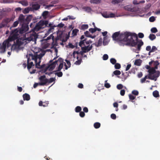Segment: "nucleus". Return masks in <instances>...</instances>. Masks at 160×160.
<instances>
[{"label": "nucleus", "mask_w": 160, "mask_h": 160, "mask_svg": "<svg viewBox=\"0 0 160 160\" xmlns=\"http://www.w3.org/2000/svg\"><path fill=\"white\" fill-rule=\"evenodd\" d=\"M119 41L120 45H124L135 47L137 45V49L140 51L141 47L143 45L142 40L138 39L137 34L135 33L126 32L124 33H120L119 38L117 39Z\"/></svg>", "instance_id": "f257e3e1"}, {"label": "nucleus", "mask_w": 160, "mask_h": 160, "mask_svg": "<svg viewBox=\"0 0 160 160\" xmlns=\"http://www.w3.org/2000/svg\"><path fill=\"white\" fill-rule=\"evenodd\" d=\"M52 24L50 23L48 24V21L47 20L40 21L38 22L35 27L32 29V31L30 32L27 33L28 37H25L24 40H26L28 41L36 42L38 37V34L35 32H38L41 29H43L46 27H53Z\"/></svg>", "instance_id": "f03ea898"}, {"label": "nucleus", "mask_w": 160, "mask_h": 160, "mask_svg": "<svg viewBox=\"0 0 160 160\" xmlns=\"http://www.w3.org/2000/svg\"><path fill=\"white\" fill-rule=\"evenodd\" d=\"M17 31V29L12 32L11 34L8 37V38L4 41L2 44H0V53H3L6 51V48H8L11 45V44L10 42L13 41L17 39V34H13L14 32Z\"/></svg>", "instance_id": "7ed1b4c3"}, {"label": "nucleus", "mask_w": 160, "mask_h": 160, "mask_svg": "<svg viewBox=\"0 0 160 160\" xmlns=\"http://www.w3.org/2000/svg\"><path fill=\"white\" fill-rule=\"evenodd\" d=\"M44 54V52H41L39 54L37 53L34 55L32 54H29L31 59L35 61L36 68L42 69L43 68L45 67L46 65L45 64H43L41 66L40 64L41 62V60Z\"/></svg>", "instance_id": "20e7f679"}, {"label": "nucleus", "mask_w": 160, "mask_h": 160, "mask_svg": "<svg viewBox=\"0 0 160 160\" xmlns=\"http://www.w3.org/2000/svg\"><path fill=\"white\" fill-rule=\"evenodd\" d=\"M158 68V66H155L154 68H151L148 71L149 73V79L156 81L157 78L160 74V72L158 71H156V69Z\"/></svg>", "instance_id": "39448f33"}, {"label": "nucleus", "mask_w": 160, "mask_h": 160, "mask_svg": "<svg viewBox=\"0 0 160 160\" xmlns=\"http://www.w3.org/2000/svg\"><path fill=\"white\" fill-rule=\"evenodd\" d=\"M32 18V16L31 15L26 16L21 14L18 18V20L20 25L29 23Z\"/></svg>", "instance_id": "423d86ee"}, {"label": "nucleus", "mask_w": 160, "mask_h": 160, "mask_svg": "<svg viewBox=\"0 0 160 160\" xmlns=\"http://www.w3.org/2000/svg\"><path fill=\"white\" fill-rule=\"evenodd\" d=\"M29 23L25 24H22V27L20 29H18V28L15 29L14 30H12L10 32L11 34L12 32L14 31L16 29H17V32L16 33V31L14 32L13 34H17V39L18 38L19 36V34H22L26 32L29 29L28 24Z\"/></svg>", "instance_id": "0eeeda50"}, {"label": "nucleus", "mask_w": 160, "mask_h": 160, "mask_svg": "<svg viewBox=\"0 0 160 160\" xmlns=\"http://www.w3.org/2000/svg\"><path fill=\"white\" fill-rule=\"evenodd\" d=\"M14 18L13 17L8 18H5L2 20V22L0 23V28H2L4 27L9 28L10 27L9 23L10 22L13 21Z\"/></svg>", "instance_id": "6e6552de"}, {"label": "nucleus", "mask_w": 160, "mask_h": 160, "mask_svg": "<svg viewBox=\"0 0 160 160\" xmlns=\"http://www.w3.org/2000/svg\"><path fill=\"white\" fill-rule=\"evenodd\" d=\"M57 57H55L52 60H51L49 61L50 64L45 69L44 72H45L48 69L49 71H52L56 67V65H58V60L53 62L54 60H55Z\"/></svg>", "instance_id": "1a4fd4ad"}, {"label": "nucleus", "mask_w": 160, "mask_h": 160, "mask_svg": "<svg viewBox=\"0 0 160 160\" xmlns=\"http://www.w3.org/2000/svg\"><path fill=\"white\" fill-rule=\"evenodd\" d=\"M63 60L60 58L58 59V64L59 63V65L58 68H57V70L54 71L52 72H46L45 74L48 75H50L51 74H52L53 73L56 72V71H60L62 68L63 65Z\"/></svg>", "instance_id": "9d476101"}, {"label": "nucleus", "mask_w": 160, "mask_h": 160, "mask_svg": "<svg viewBox=\"0 0 160 160\" xmlns=\"http://www.w3.org/2000/svg\"><path fill=\"white\" fill-rule=\"evenodd\" d=\"M63 34V32L61 31H58L57 33V36L56 38H55V43L54 44V46H57L58 44L57 42V41L58 40H60L62 41V42H65L67 40H64L62 38V35Z\"/></svg>", "instance_id": "9b49d317"}, {"label": "nucleus", "mask_w": 160, "mask_h": 160, "mask_svg": "<svg viewBox=\"0 0 160 160\" xmlns=\"http://www.w3.org/2000/svg\"><path fill=\"white\" fill-rule=\"evenodd\" d=\"M45 78L46 76L45 75L42 76L39 78V80L41 82L39 83V85L43 86L48 82V79Z\"/></svg>", "instance_id": "f8f14e48"}, {"label": "nucleus", "mask_w": 160, "mask_h": 160, "mask_svg": "<svg viewBox=\"0 0 160 160\" xmlns=\"http://www.w3.org/2000/svg\"><path fill=\"white\" fill-rule=\"evenodd\" d=\"M92 44L91 46L89 45L87 46H85L81 48L82 50H83V52L85 53H86L88 52L91 50L92 48Z\"/></svg>", "instance_id": "ddd939ff"}, {"label": "nucleus", "mask_w": 160, "mask_h": 160, "mask_svg": "<svg viewBox=\"0 0 160 160\" xmlns=\"http://www.w3.org/2000/svg\"><path fill=\"white\" fill-rule=\"evenodd\" d=\"M29 58H28L27 60V68L29 70H30L32 66H34V64L33 63V62H29L30 58H31L30 57L29 55Z\"/></svg>", "instance_id": "4468645a"}, {"label": "nucleus", "mask_w": 160, "mask_h": 160, "mask_svg": "<svg viewBox=\"0 0 160 160\" xmlns=\"http://www.w3.org/2000/svg\"><path fill=\"white\" fill-rule=\"evenodd\" d=\"M119 32H116L114 33L112 35V37L113 40H117L118 41L117 39L118 38H119V36L120 35Z\"/></svg>", "instance_id": "2eb2a0df"}, {"label": "nucleus", "mask_w": 160, "mask_h": 160, "mask_svg": "<svg viewBox=\"0 0 160 160\" xmlns=\"http://www.w3.org/2000/svg\"><path fill=\"white\" fill-rule=\"evenodd\" d=\"M40 5L38 3H35L33 4L32 5L31 8V9H32L33 10H37L40 8Z\"/></svg>", "instance_id": "dca6fc26"}, {"label": "nucleus", "mask_w": 160, "mask_h": 160, "mask_svg": "<svg viewBox=\"0 0 160 160\" xmlns=\"http://www.w3.org/2000/svg\"><path fill=\"white\" fill-rule=\"evenodd\" d=\"M107 32L105 31L102 32V35L104 37L103 38V44L104 45H106L108 43V42H106V40L107 39V37L106 36L107 34Z\"/></svg>", "instance_id": "f3484780"}, {"label": "nucleus", "mask_w": 160, "mask_h": 160, "mask_svg": "<svg viewBox=\"0 0 160 160\" xmlns=\"http://www.w3.org/2000/svg\"><path fill=\"white\" fill-rule=\"evenodd\" d=\"M125 10L130 12L134 11V8H132L131 5H128L126 6L125 7Z\"/></svg>", "instance_id": "a211bd4d"}, {"label": "nucleus", "mask_w": 160, "mask_h": 160, "mask_svg": "<svg viewBox=\"0 0 160 160\" xmlns=\"http://www.w3.org/2000/svg\"><path fill=\"white\" fill-rule=\"evenodd\" d=\"M51 39H52L53 41V42H52V46H55L54 45V44L55 43L54 41H55V38H54V36L52 34L50 35L49 36H48V37H47L46 39V40H49Z\"/></svg>", "instance_id": "6ab92c4d"}, {"label": "nucleus", "mask_w": 160, "mask_h": 160, "mask_svg": "<svg viewBox=\"0 0 160 160\" xmlns=\"http://www.w3.org/2000/svg\"><path fill=\"white\" fill-rule=\"evenodd\" d=\"M23 98L24 100L28 101L30 99V95L27 93L24 94L23 95Z\"/></svg>", "instance_id": "aec40b11"}, {"label": "nucleus", "mask_w": 160, "mask_h": 160, "mask_svg": "<svg viewBox=\"0 0 160 160\" xmlns=\"http://www.w3.org/2000/svg\"><path fill=\"white\" fill-rule=\"evenodd\" d=\"M19 3L24 6H26L28 5V2L26 0L21 1L19 2Z\"/></svg>", "instance_id": "412c9836"}, {"label": "nucleus", "mask_w": 160, "mask_h": 160, "mask_svg": "<svg viewBox=\"0 0 160 160\" xmlns=\"http://www.w3.org/2000/svg\"><path fill=\"white\" fill-rule=\"evenodd\" d=\"M101 0H90V2L91 3L98 4L101 2Z\"/></svg>", "instance_id": "4be33fe9"}, {"label": "nucleus", "mask_w": 160, "mask_h": 160, "mask_svg": "<svg viewBox=\"0 0 160 160\" xmlns=\"http://www.w3.org/2000/svg\"><path fill=\"white\" fill-rule=\"evenodd\" d=\"M142 63V60L140 59H137L134 62V64L139 66L141 65V63Z\"/></svg>", "instance_id": "5701e85b"}, {"label": "nucleus", "mask_w": 160, "mask_h": 160, "mask_svg": "<svg viewBox=\"0 0 160 160\" xmlns=\"http://www.w3.org/2000/svg\"><path fill=\"white\" fill-rule=\"evenodd\" d=\"M86 39H85L83 40H81L80 42L79 43V45L82 47V45H85V42L86 41Z\"/></svg>", "instance_id": "b1692460"}, {"label": "nucleus", "mask_w": 160, "mask_h": 160, "mask_svg": "<svg viewBox=\"0 0 160 160\" xmlns=\"http://www.w3.org/2000/svg\"><path fill=\"white\" fill-rule=\"evenodd\" d=\"M23 42L21 41V39H18L16 40V44L18 46H20L22 45Z\"/></svg>", "instance_id": "393cba45"}, {"label": "nucleus", "mask_w": 160, "mask_h": 160, "mask_svg": "<svg viewBox=\"0 0 160 160\" xmlns=\"http://www.w3.org/2000/svg\"><path fill=\"white\" fill-rule=\"evenodd\" d=\"M121 73V72L120 71L116 70L113 72V74H112V76L113 77L114 75H120Z\"/></svg>", "instance_id": "a878e982"}, {"label": "nucleus", "mask_w": 160, "mask_h": 160, "mask_svg": "<svg viewBox=\"0 0 160 160\" xmlns=\"http://www.w3.org/2000/svg\"><path fill=\"white\" fill-rule=\"evenodd\" d=\"M149 76V73H148V74L147 75H146L145 77L142 78L141 79V82L142 83H143L145 82V81H146V79L148 78V77Z\"/></svg>", "instance_id": "bb28decb"}, {"label": "nucleus", "mask_w": 160, "mask_h": 160, "mask_svg": "<svg viewBox=\"0 0 160 160\" xmlns=\"http://www.w3.org/2000/svg\"><path fill=\"white\" fill-rule=\"evenodd\" d=\"M123 0H112V3L113 4H116L122 2Z\"/></svg>", "instance_id": "cd10ccee"}, {"label": "nucleus", "mask_w": 160, "mask_h": 160, "mask_svg": "<svg viewBox=\"0 0 160 160\" xmlns=\"http://www.w3.org/2000/svg\"><path fill=\"white\" fill-rule=\"evenodd\" d=\"M153 95L155 98H157L159 97V92L158 91L155 90L153 92Z\"/></svg>", "instance_id": "c85d7f7f"}, {"label": "nucleus", "mask_w": 160, "mask_h": 160, "mask_svg": "<svg viewBox=\"0 0 160 160\" xmlns=\"http://www.w3.org/2000/svg\"><path fill=\"white\" fill-rule=\"evenodd\" d=\"M149 38L152 41L156 38V37L154 34H150L149 36Z\"/></svg>", "instance_id": "c756f323"}, {"label": "nucleus", "mask_w": 160, "mask_h": 160, "mask_svg": "<svg viewBox=\"0 0 160 160\" xmlns=\"http://www.w3.org/2000/svg\"><path fill=\"white\" fill-rule=\"evenodd\" d=\"M88 28V24H83L81 26V29L84 30L87 29Z\"/></svg>", "instance_id": "7c9ffc66"}, {"label": "nucleus", "mask_w": 160, "mask_h": 160, "mask_svg": "<svg viewBox=\"0 0 160 160\" xmlns=\"http://www.w3.org/2000/svg\"><path fill=\"white\" fill-rule=\"evenodd\" d=\"M31 9V8L28 7L24 9L23 11V12L24 14L28 13L30 10Z\"/></svg>", "instance_id": "2f4dec72"}, {"label": "nucleus", "mask_w": 160, "mask_h": 160, "mask_svg": "<svg viewBox=\"0 0 160 160\" xmlns=\"http://www.w3.org/2000/svg\"><path fill=\"white\" fill-rule=\"evenodd\" d=\"M19 23V22L18 20V21H16L14 22L13 23L12 26L10 28V29H11L12 27H16L18 24Z\"/></svg>", "instance_id": "473e14b6"}, {"label": "nucleus", "mask_w": 160, "mask_h": 160, "mask_svg": "<svg viewBox=\"0 0 160 160\" xmlns=\"http://www.w3.org/2000/svg\"><path fill=\"white\" fill-rule=\"evenodd\" d=\"M48 13L49 12L48 11H45L42 12V16L44 18H45L48 14Z\"/></svg>", "instance_id": "72a5a7b5"}, {"label": "nucleus", "mask_w": 160, "mask_h": 160, "mask_svg": "<svg viewBox=\"0 0 160 160\" xmlns=\"http://www.w3.org/2000/svg\"><path fill=\"white\" fill-rule=\"evenodd\" d=\"M78 31L79 30L77 29H75L73 30L72 31V34L73 36H76Z\"/></svg>", "instance_id": "f704fd0d"}, {"label": "nucleus", "mask_w": 160, "mask_h": 160, "mask_svg": "<svg viewBox=\"0 0 160 160\" xmlns=\"http://www.w3.org/2000/svg\"><path fill=\"white\" fill-rule=\"evenodd\" d=\"M151 31L152 33H155L157 32L158 31L156 28L153 27L151 29Z\"/></svg>", "instance_id": "c9c22d12"}, {"label": "nucleus", "mask_w": 160, "mask_h": 160, "mask_svg": "<svg viewBox=\"0 0 160 160\" xmlns=\"http://www.w3.org/2000/svg\"><path fill=\"white\" fill-rule=\"evenodd\" d=\"M110 62L112 64H115L116 63V60L114 58H111L110 60Z\"/></svg>", "instance_id": "e433bc0d"}, {"label": "nucleus", "mask_w": 160, "mask_h": 160, "mask_svg": "<svg viewBox=\"0 0 160 160\" xmlns=\"http://www.w3.org/2000/svg\"><path fill=\"white\" fill-rule=\"evenodd\" d=\"M84 10L88 12H89L91 11V8L88 7H86L84 8Z\"/></svg>", "instance_id": "4c0bfd02"}, {"label": "nucleus", "mask_w": 160, "mask_h": 160, "mask_svg": "<svg viewBox=\"0 0 160 160\" xmlns=\"http://www.w3.org/2000/svg\"><path fill=\"white\" fill-rule=\"evenodd\" d=\"M114 67L116 69H119L121 68V65L119 63H116L115 64Z\"/></svg>", "instance_id": "58836bf2"}, {"label": "nucleus", "mask_w": 160, "mask_h": 160, "mask_svg": "<svg viewBox=\"0 0 160 160\" xmlns=\"http://www.w3.org/2000/svg\"><path fill=\"white\" fill-rule=\"evenodd\" d=\"M55 74L57 75L58 77H60L62 76L63 74L62 72H59L55 73Z\"/></svg>", "instance_id": "ea45409f"}, {"label": "nucleus", "mask_w": 160, "mask_h": 160, "mask_svg": "<svg viewBox=\"0 0 160 160\" xmlns=\"http://www.w3.org/2000/svg\"><path fill=\"white\" fill-rule=\"evenodd\" d=\"M89 31L93 33L96 31L97 29L95 28H90L89 29Z\"/></svg>", "instance_id": "a19ab883"}, {"label": "nucleus", "mask_w": 160, "mask_h": 160, "mask_svg": "<svg viewBox=\"0 0 160 160\" xmlns=\"http://www.w3.org/2000/svg\"><path fill=\"white\" fill-rule=\"evenodd\" d=\"M54 6L53 4H50L49 5H47L45 6V9H50V8L51 7H53Z\"/></svg>", "instance_id": "79ce46f5"}, {"label": "nucleus", "mask_w": 160, "mask_h": 160, "mask_svg": "<svg viewBox=\"0 0 160 160\" xmlns=\"http://www.w3.org/2000/svg\"><path fill=\"white\" fill-rule=\"evenodd\" d=\"M102 39L101 38H100L98 41V46H100L102 44Z\"/></svg>", "instance_id": "37998d69"}, {"label": "nucleus", "mask_w": 160, "mask_h": 160, "mask_svg": "<svg viewBox=\"0 0 160 160\" xmlns=\"http://www.w3.org/2000/svg\"><path fill=\"white\" fill-rule=\"evenodd\" d=\"M132 94L135 95H138V91L134 90L132 91Z\"/></svg>", "instance_id": "c03bdc74"}, {"label": "nucleus", "mask_w": 160, "mask_h": 160, "mask_svg": "<svg viewBox=\"0 0 160 160\" xmlns=\"http://www.w3.org/2000/svg\"><path fill=\"white\" fill-rule=\"evenodd\" d=\"M55 78H50L49 80H48V82L49 83H51L52 82H53L55 81Z\"/></svg>", "instance_id": "a18cd8bd"}, {"label": "nucleus", "mask_w": 160, "mask_h": 160, "mask_svg": "<svg viewBox=\"0 0 160 160\" xmlns=\"http://www.w3.org/2000/svg\"><path fill=\"white\" fill-rule=\"evenodd\" d=\"M129 97L130 99L131 100H133L134 99L136 98V97L134 96L131 94H129Z\"/></svg>", "instance_id": "49530a36"}, {"label": "nucleus", "mask_w": 160, "mask_h": 160, "mask_svg": "<svg viewBox=\"0 0 160 160\" xmlns=\"http://www.w3.org/2000/svg\"><path fill=\"white\" fill-rule=\"evenodd\" d=\"M108 58V56L107 54H105L103 55V59L104 60H107Z\"/></svg>", "instance_id": "de8ad7c7"}, {"label": "nucleus", "mask_w": 160, "mask_h": 160, "mask_svg": "<svg viewBox=\"0 0 160 160\" xmlns=\"http://www.w3.org/2000/svg\"><path fill=\"white\" fill-rule=\"evenodd\" d=\"M55 26H54L53 27H49L50 28L48 30V33L51 32L54 29V27Z\"/></svg>", "instance_id": "09e8293b"}, {"label": "nucleus", "mask_w": 160, "mask_h": 160, "mask_svg": "<svg viewBox=\"0 0 160 160\" xmlns=\"http://www.w3.org/2000/svg\"><path fill=\"white\" fill-rule=\"evenodd\" d=\"M157 50V48L155 46H153L152 48L151 49V52H154V51Z\"/></svg>", "instance_id": "8fccbe9b"}, {"label": "nucleus", "mask_w": 160, "mask_h": 160, "mask_svg": "<svg viewBox=\"0 0 160 160\" xmlns=\"http://www.w3.org/2000/svg\"><path fill=\"white\" fill-rule=\"evenodd\" d=\"M155 20V18L153 16H152L149 18V21L151 22H153Z\"/></svg>", "instance_id": "3c124183"}, {"label": "nucleus", "mask_w": 160, "mask_h": 160, "mask_svg": "<svg viewBox=\"0 0 160 160\" xmlns=\"http://www.w3.org/2000/svg\"><path fill=\"white\" fill-rule=\"evenodd\" d=\"M84 34L86 37H89V36L91 35L89 32L88 31L84 32Z\"/></svg>", "instance_id": "603ef678"}, {"label": "nucleus", "mask_w": 160, "mask_h": 160, "mask_svg": "<svg viewBox=\"0 0 160 160\" xmlns=\"http://www.w3.org/2000/svg\"><path fill=\"white\" fill-rule=\"evenodd\" d=\"M117 88L118 89L120 90L123 88V86L121 84H119L117 85Z\"/></svg>", "instance_id": "864d4df0"}, {"label": "nucleus", "mask_w": 160, "mask_h": 160, "mask_svg": "<svg viewBox=\"0 0 160 160\" xmlns=\"http://www.w3.org/2000/svg\"><path fill=\"white\" fill-rule=\"evenodd\" d=\"M138 36L139 38H143L144 35L143 33L139 32L138 34Z\"/></svg>", "instance_id": "5fc2aeb1"}, {"label": "nucleus", "mask_w": 160, "mask_h": 160, "mask_svg": "<svg viewBox=\"0 0 160 160\" xmlns=\"http://www.w3.org/2000/svg\"><path fill=\"white\" fill-rule=\"evenodd\" d=\"M81 61L82 60L81 59L78 60L77 61L75 62V64L77 65H80L81 63Z\"/></svg>", "instance_id": "6e6d98bb"}, {"label": "nucleus", "mask_w": 160, "mask_h": 160, "mask_svg": "<svg viewBox=\"0 0 160 160\" xmlns=\"http://www.w3.org/2000/svg\"><path fill=\"white\" fill-rule=\"evenodd\" d=\"M125 93V90L124 89H122L120 91V94L122 96H123Z\"/></svg>", "instance_id": "4d7b16f0"}, {"label": "nucleus", "mask_w": 160, "mask_h": 160, "mask_svg": "<svg viewBox=\"0 0 160 160\" xmlns=\"http://www.w3.org/2000/svg\"><path fill=\"white\" fill-rule=\"evenodd\" d=\"M64 25V24L61 22L58 24V25H57V27L59 28H62L63 27Z\"/></svg>", "instance_id": "13d9d810"}, {"label": "nucleus", "mask_w": 160, "mask_h": 160, "mask_svg": "<svg viewBox=\"0 0 160 160\" xmlns=\"http://www.w3.org/2000/svg\"><path fill=\"white\" fill-rule=\"evenodd\" d=\"M131 66V64H128L127 66L125 71H128L130 69V68Z\"/></svg>", "instance_id": "bf43d9fd"}, {"label": "nucleus", "mask_w": 160, "mask_h": 160, "mask_svg": "<svg viewBox=\"0 0 160 160\" xmlns=\"http://www.w3.org/2000/svg\"><path fill=\"white\" fill-rule=\"evenodd\" d=\"M65 61L67 62V63L68 64V65L69 66V67H70L71 66V63L67 59H65Z\"/></svg>", "instance_id": "052dcab7"}, {"label": "nucleus", "mask_w": 160, "mask_h": 160, "mask_svg": "<svg viewBox=\"0 0 160 160\" xmlns=\"http://www.w3.org/2000/svg\"><path fill=\"white\" fill-rule=\"evenodd\" d=\"M104 86L106 88H109L111 86L109 83H106L105 84Z\"/></svg>", "instance_id": "680f3d73"}, {"label": "nucleus", "mask_w": 160, "mask_h": 160, "mask_svg": "<svg viewBox=\"0 0 160 160\" xmlns=\"http://www.w3.org/2000/svg\"><path fill=\"white\" fill-rule=\"evenodd\" d=\"M113 107L114 108H118V104L117 102H114L113 103Z\"/></svg>", "instance_id": "e2e57ef3"}, {"label": "nucleus", "mask_w": 160, "mask_h": 160, "mask_svg": "<svg viewBox=\"0 0 160 160\" xmlns=\"http://www.w3.org/2000/svg\"><path fill=\"white\" fill-rule=\"evenodd\" d=\"M69 47L71 48H73L75 47L74 45H73L71 43H69Z\"/></svg>", "instance_id": "0e129e2a"}, {"label": "nucleus", "mask_w": 160, "mask_h": 160, "mask_svg": "<svg viewBox=\"0 0 160 160\" xmlns=\"http://www.w3.org/2000/svg\"><path fill=\"white\" fill-rule=\"evenodd\" d=\"M68 18L69 19L74 20L75 19V18L73 16H68Z\"/></svg>", "instance_id": "69168bd1"}, {"label": "nucleus", "mask_w": 160, "mask_h": 160, "mask_svg": "<svg viewBox=\"0 0 160 160\" xmlns=\"http://www.w3.org/2000/svg\"><path fill=\"white\" fill-rule=\"evenodd\" d=\"M146 50L147 51H150L151 50V47L150 46H147L146 48Z\"/></svg>", "instance_id": "338daca9"}, {"label": "nucleus", "mask_w": 160, "mask_h": 160, "mask_svg": "<svg viewBox=\"0 0 160 160\" xmlns=\"http://www.w3.org/2000/svg\"><path fill=\"white\" fill-rule=\"evenodd\" d=\"M108 16H109V18H113L115 16V14L113 13H111L109 15H108Z\"/></svg>", "instance_id": "774afa93"}]
</instances>
